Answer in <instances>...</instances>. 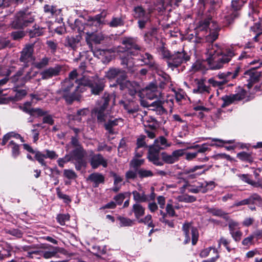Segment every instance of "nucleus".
<instances>
[{
  "label": "nucleus",
  "instance_id": "1",
  "mask_svg": "<svg viewBox=\"0 0 262 262\" xmlns=\"http://www.w3.org/2000/svg\"><path fill=\"white\" fill-rule=\"evenodd\" d=\"M34 21V18L31 12L26 10L20 11L17 12L14 19L10 24V27L14 30L10 33L12 39L19 41L26 35V31L24 29L28 27Z\"/></svg>",
  "mask_w": 262,
  "mask_h": 262
},
{
  "label": "nucleus",
  "instance_id": "2",
  "mask_svg": "<svg viewBox=\"0 0 262 262\" xmlns=\"http://www.w3.org/2000/svg\"><path fill=\"white\" fill-rule=\"evenodd\" d=\"M208 54L206 61L211 70H218L223 68L224 64L228 63L234 56V52L231 49H227L225 52H223L218 48L209 50Z\"/></svg>",
  "mask_w": 262,
  "mask_h": 262
},
{
  "label": "nucleus",
  "instance_id": "3",
  "mask_svg": "<svg viewBox=\"0 0 262 262\" xmlns=\"http://www.w3.org/2000/svg\"><path fill=\"white\" fill-rule=\"evenodd\" d=\"M137 37H124L121 39L122 45L124 47H118V52H124L131 56H137L142 48L138 43Z\"/></svg>",
  "mask_w": 262,
  "mask_h": 262
},
{
  "label": "nucleus",
  "instance_id": "4",
  "mask_svg": "<svg viewBox=\"0 0 262 262\" xmlns=\"http://www.w3.org/2000/svg\"><path fill=\"white\" fill-rule=\"evenodd\" d=\"M133 15L135 19H138V26L142 30L145 28L148 22L150 21V13L147 12L142 5L134 7Z\"/></svg>",
  "mask_w": 262,
  "mask_h": 262
},
{
  "label": "nucleus",
  "instance_id": "5",
  "mask_svg": "<svg viewBox=\"0 0 262 262\" xmlns=\"http://www.w3.org/2000/svg\"><path fill=\"white\" fill-rule=\"evenodd\" d=\"M57 163L60 167H63L65 163L69 162H73L75 169L77 171H80L82 168H86L87 162L86 160H81L77 157L73 156L70 152L66 154L64 157L60 158L57 160Z\"/></svg>",
  "mask_w": 262,
  "mask_h": 262
},
{
  "label": "nucleus",
  "instance_id": "6",
  "mask_svg": "<svg viewBox=\"0 0 262 262\" xmlns=\"http://www.w3.org/2000/svg\"><path fill=\"white\" fill-rule=\"evenodd\" d=\"M235 92L234 94L225 95L221 98L223 101V103L221 105L222 108L226 107L235 101H241L245 98L247 91L244 88L238 86L236 89Z\"/></svg>",
  "mask_w": 262,
  "mask_h": 262
},
{
  "label": "nucleus",
  "instance_id": "7",
  "mask_svg": "<svg viewBox=\"0 0 262 262\" xmlns=\"http://www.w3.org/2000/svg\"><path fill=\"white\" fill-rule=\"evenodd\" d=\"M190 59V56L183 50L181 52H174L170 60L167 61V64L169 68L173 69L178 68L183 63H186Z\"/></svg>",
  "mask_w": 262,
  "mask_h": 262
},
{
  "label": "nucleus",
  "instance_id": "8",
  "mask_svg": "<svg viewBox=\"0 0 262 262\" xmlns=\"http://www.w3.org/2000/svg\"><path fill=\"white\" fill-rule=\"evenodd\" d=\"M191 222H185L182 226V231L185 239L184 241V244L189 243L190 241L189 236V231L191 230V243L192 245H195L198 241L199 231L196 227L192 226Z\"/></svg>",
  "mask_w": 262,
  "mask_h": 262
},
{
  "label": "nucleus",
  "instance_id": "9",
  "mask_svg": "<svg viewBox=\"0 0 262 262\" xmlns=\"http://www.w3.org/2000/svg\"><path fill=\"white\" fill-rule=\"evenodd\" d=\"M34 43H29L25 45L21 51L20 52V56L19 58L20 62L24 63L23 69L28 68L30 62L34 60L33 56Z\"/></svg>",
  "mask_w": 262,
  "mask_h": 262
},
{
  "label": "nucleus",
  "instance_id": "10",
  "mask_svg": "<svg viewBox=\"0 0 262 262\" xmlns=\"http://www.w3.org/2000/svg\"><path fill=\"white\" fill-rule=\"evenodd\" d=\"M32 101L25 102L23 105H19V108L23 112L29 114L30 116L38 118L46 115L48 111H44L39 107H32Z\"/></svg>",
  "mask_w": 262,
  "mask_h": 262
},
{
  "label": "nucleus",
  "instance_id": "11",
  "mask_svg": "<svg viewBox=\"0 0 262 262\" xmlns=\"http://www.w3.org/2000/svg\"><path fill=\"white\" fill-rule=\"evenodd\" d=\"M71 144L74 148L70 151L71 153L80 159L81 160H85L84 157L85 155V150L83 146L78 140L77 136H72L71 137Z\"/></svg>",
  "mask_w": 262,
  "mask_h": 262
},
{
  "label": "nucleus",
  "instance_id": "12",
  "mask_svg": "<svg viewBox=\"0 0 262 262\" xmlns=\"http://www.w3.org/2000/svg\"><path fill=\"white\" fill-rule=\"evenodd\" d=\"M206 166L205 165H195L192 167L184 168L183 170L184 174H188V178L190 179H194L199 176L205 174L210 168L212 167V165H210L207 168L204 169L202 171L196 172L198 170L204 168Z\"/></svg>",
  "mask_w": 262,
  "mask_h": 262
},
{
  "label": "nucleus",
  "instance_id": "13",
  "mask_svg": "<svg viewBox=\"0 0 262 262\" xmlns=\"http://www.w3.org/2000/svg\"><path fill=\"white\" fill-rule=\"evenodd\" d=\"M259 69L258 67L252 68L244 72L245 75H248L249 78L247 80L248 83L246 84L249 89L252 88L254 84L258 82L261 76V73L256 71Z\"/></svg>",
  "mask_w": 262,
  "mask_h": 262
},
{
  "label": "nucleus",
  "instance_id": "14",
  "mask_svg": "<svg viewBox=\"0 0 262 262\" xmlns=\"http://www.w3.org/2000/svg\"><path fill=\"white\" fill-rule=\"evenodd\" d=\"M143 63L144 65L147 66L150 69L157 70L158 65L156 63L154 57L148 52H142L140 53V58L138 59Z\"/></svg>",
  "mask_w": 262,
  "mask_h": 262
},
{
  "label": "nucleus",
  "instance_id": "15",
  "mask_svg": "<svg viewBox=\"0 0 262 262\" xmlns=\"http://www.w3.org/2000/svg\"><path fill=\"white\" fill-rule=\"evenodd\" d=\"M105 15H102V13L96 15L93 17H89L88 22L86 24V27L88 30L92 28V31L97 32L98 28L103 24L102 21L104 19Z\"/></svg>",
  "mask_w": 262,
  "mask_h": 262
},
{
  "label": "nucleus",
  "instance_id": "16",
  "mask_svg": "<svg viewBox=\"0 0 262 262\" xmlns=\"http://www.w3.org/2000/svg\"><path fill=\"white\" fill-rule=\"evenodd\" d=\"M118 76L115 79V82L111 84V86L117 87L119 86L120 90H124L127 88V83H129V80H127V72L126 71L121 69Z\"/></svg>",
  "mask_w": 262,
  "mask_h": 262
},
{
  "label": "nucleus",
  "instance_id": "17",
  "mask_svg": "<svg viewBox=\"0 0 262 262\" xmlns=\"http://www.w3.org/2000/svg\"><path fill=\"white\" fill-rule=\"evenodd\" d=\"M58 94L61 95L62 98L65 100L67 105H72L74 101L80 102L81 98V95L77 94L75 91L71 93L67 90H60Z\"/></svg>",
  "mask_w": 262,
  "mask_h": 262
},
{
  "label": "nucleus",
  "instance_id": "18",
  "mask_svg": "<svg viewBox=\"0 0 262 262\" xmlns=\"http://www.w3.org/2000/svg\"><path fill=\"white\" fill-rule=\"evenodd\" d=\"M241 70V67L239 66H237L234 72H219L216 75V77L220 79L223 80L225 84H227L230 80L235 79L238 75L239 73Z\"/></svg>",
  "mask_w": 262,
  "mask_h": 262
},
{
  "label": "nucleus",
  "instance_id": "19",
  "mask_svg": "<svg viewBox=\"0 0 262 262\" xmlns=\"http://www.w3.org/2000/svg\"><path fill=\"white\" fill-rule=\"evenodd\" d=\"M105 84L102 80L100 79L92 80L90 79L89 88L91 89L92 95H99L104 89Z\"/></svg>",
  "mask_w": 262,
  "mask_h": 262
},
{
  "label": "nucleus",
  "instance_id": "20",
  "mask_svg": "<svg viewBox=\"0 0 262 262\" xmlns=\"http://www.w3.org/2000/svg\"><path fill=\"white\" fill-rule=\"evenodd\" d=\"M90 163L92 168L94 169H97L100 165L104 168L107 166V160L100 154L93 155L90 158Z\"/></svg>",
  "mask_w": 262,
  "mask_h": 262
},
{
  "label": "nucleus",
  "instance_id": "21",
  "mask_svg": "<svg viewBox=\"0 0 262 262\" xmlns=\"http://www.w3.org/2000/svg\"><path fill=\"white\" fill-rule=\"evenodd\" d=\"M62 66L59 64H56L54 67H50L43 71L40 74L42 79H48L54 76L59 75Z\"/></svg>",
  "mask_w": 262,
  "mask_h": 262
},
{
  "label": "nucleus",
  "instance_id": "22",
  "mask_svg": "<svg viewBox=\"0 0 262 262\" xmlns=\"http://www.w3.org/2000/svg\"><path fill=\"white\" fill-rule=\"evenodd\" d=\"M87 180L93 182V186L94 188H97L99 187L100 184L104 183L105 177L101 173L93 172L88 176Z\"/></svg>",
  "mask_w": 262,
  "mask_h": 262
},
{
  "label": "nucleus",
  "instance_id": "23",
  "mask_svg": "<svg viewBox=\"0 0 262 262\" xmlns=\"http://www.w3.org/2000/svg\"><path fill=\"white\" fill-rule=\"evenodd\" d=\"M75 82L77 84L75 91L77 94H80L86 91L87 88H89L90 79L82 77L80 79H76Z\"/></svg>",
  "mask_w": 262,
  "mask_h": 262
},
{
  "label": "nucleus",
  "instance_id": "24",
  "mask_svg": "<svg viewBox=\"0 0 262 262\" xmlns=\"http://www.w3.org/2000/svg\"><path fill=\"white\" fill-rule=\"evenodd\" d=\"M80 39L81 36L79 35L75 37L68 36L65 39L64 45L66 47L75 50L77 48V45L80 41Z\"/></svg>",
  "mask_w": 262,
  "mask_h": 262
},
{
  "label": "nucleus",
  "instance_id": "25",
  "mask_svg": "<svg viewBox=\"0 0 262 262\" xmlns=\"http://www.w3.org/2000/svg\"><path fill=\"white\" fill-rule=\"evenodd\" d=\"M106 109L100 106L94 107L92 111V114L97 118L98 123H103L106 120V114L105 111Z\"/></svg>",
  "mask_w": 262,
  "mask_h": 262
},
{
  "label": "nucleus",
  "instance_id": "26",
  "mask_svg": "<svg viewBox=\"0 0 262 262\" xmlns=\"http://www.w3.org/2000/svg\"><path fill=\"white\" fill-rule=\"evenodd\" d=\"M85 34L86 35V40L88 42L89 41H91L95 43L98 44L100 43L101 41H102L104 39V37L102 36V34L100 33H98L97 32H90L89 30L85 32Z\"/></svg>",
  "mask_w": 262,
  "mask_h": 262
},
{
  "label": "nucleus",
  "instance_id": "27",
  "mask_svg": "<svg viewBox=\"0 0 262 262\" xmlns=\"http://www.w3.org/2000/svg\"><path fill=\"white\" fill-rule=\"evenodd\" d=\"M128 93L131 96H135L137 93L141 92V88L138 82L130 81L127 83Z\"/></svg>",
  "mask_w": 262,
  "mask_h": 262
},
{
  "label": "nucleus",
  "instance_id": "28",
  "mask_svg": "<svg viewBox=\"0 0 262 262\" xmlns=\"http://www.w3.org/2000/svg\"><path fill=\"white\" fill-rule=\"evenodd\" d=\"M196 83L197 85L196 88L193 90L194 93H210V87L205 84L204 79L197 80Z\"/></svg>",
  "mask_w": 262,
  "mask_h": 262
},
{
  "label": "nucleus",
  "instance_id": "29",
  "mask_svg": "<svg viewBox=\"0 0 262 262\" xmlns=\"http://www.w3.org/2000/svg\"><path fill=\"white\" fill-rule=\"evenodd\" d=\"M238 15L239 14L237 12H233L230 15L225 16L222 21L223 27L231 29L230 26L234 23L235 19L237 18Z\"/></svg>",
  "mask_w": 262,
  "mask_h": 262
},
{
  "label": "nucleus",
  "instance_id": "30",
  "mask_svg": "<svg viewBox=\"0 0 262 262\" xmlns=\"http://www.w3.org/2000/svg\"><path fill=\"white\" fill-rule=\"evenodd\" d=\"M132 194L133 195V199L136 202V203L140 204L149 202L148 195L144 192L141 193L137 190H134L132 192Z\"/></svg>",
  "mask_w": 262,
  "mask_h": 262
},
{
  "label": "nucleus",
  "instance_id": "31",
  "mask_svg": "<svg viewBox=\"0 0 262 262\" xmlns=\"http://www.w3.org/2000/svg\"><path fill=\"white\" fill-rule=\"evenodd\" d=\"M145 210V208L140 204L135 203L133 205L132 212L134 213L135 217L137 220H139L141 217L144 215Z\"/></svg>",
  "mask_w": 262,
  "mask_h": 262
},
{
  "label": "nucleus",
  "instance_id": "32",
  "mask_svg": "<svg viewBox=\"0 0 262 262\" xmlns=\"http://www.w3.org/2000/svg\"><path fill=\"white\" fill-rule=\"evenodd\" d=\"M8 147L11 148V156L14 159H16L20 155V145L13 140L10 141Z\"/></svg>",
  "mask_w": 262,
  "mask_h": 262
},
{
  "label": "nucleus",
  "instance_id": "33",
  "mask_svg": "<svg viewBox=\"0 0 262 262\" xmlns=\"http://www.w3.org/2000/svg\"><path fill=\"white\" fill-rule=\"evenodd\" d=\"M121 54H120V58L121 60L120 64L124 68H126L127 69L129 72L133 73L134 71L132 70V68L131 67H128V63L130 58H132L133 56H131V55H128V54H125L124 52H120Z\"/></svg>",
  "mask_w": 262,
  "mask_h": 262
},
{
  "label": "nucleus",
  "instance_id": "34",
  "mask_svg": "<svg viewBox=\"0 0 262 262\" xmlns=\"http://www.w3.org/2000/svg\"><path fill=\"white\" fill-rule=\"evenodd\" d=\"M26 33L28 34L30 38H35L42 35L43 32L42 28L35 25L31 29H27Z\"/></svg>",
  "mask_w": 262,
  "mask_h": 262
},
{
  "label": "nucleus",
  "instance_id": "35",
  "mask_svg": "<svg viewBox=\"0 0 262 262\" xmlns=\"http://www.w3.org/2000/svg\"><path fill=\"white\" fill-rule=\"evenodd\" d=\"M147 159L154 165L161 166L164 165L163 162L160 160L159 154H148Z\"/></svg>",
  "mask_w": 262,
  "mask_h": 262
},
{
  "label": "nucleus",
  "instance_id": "36",
  "mask_svg": "<svg viewBox=\"0 0 262 262\" xmlns=\"http://www.w3.org/2000/svg\"><path fill=\"white\" fill-rule=\"evenodd\" d=\"M121 118L115 119L113 120H108L107 122L104 124L105 129L108 131L110 134H115L113 127L118 125L119 121L121 120Z\"/></svg>",
  "mask_w": 262,
  "mask_h": 262
},
{
  "label": "nucleus",
  "instance_id": "37",
  "mask_svg": "<svg viewBox=\"0 0 262 262\" xmlns=\"http://www.w3.org/2000/svg\"><path fill=\"white\" fill-rule=\"evenodd\" d=\"M120 68H111L106 72L105 76L110 81H114L120 73Z\"/></svg>",
  "mask_w": 262,
  "mask_h": 262
},
{
  "label": "nucleus",
  "instance_id": "38",
  "mask_svg": "<svg viewBox=\"0 0 262 262\" xmlns=\"http://www.w3.org/2000/svg\"><path fill=\"white\" fill-rule=\"evenodd\" d=\"M72 29L79 33L81 32L85 33L86 31H89L87 27H86V24L84 25L81 21L78 19H75Z\"/></svg>",
  "mask_w": 262,
  "mask_h": 262
},
{
  "label": "nucleus",
  "instance_id": "39",
  "mask_svg": "<svg viewBox=\"0 0 262 262\" xmlns=\"http://www.w3.org/2000/svg\"><path fill=\"white\" fill-rule=\"evenodd\" d=\"M157 34V28L152 27L149 31L145 33L144 35V40L147 43H150L151 41H152L153 38L156 37Z\"/></svg>",
  "mask_w": 262,
  "mask_h": 262
},
{
  "label": "nucleus",
  "instance_id": "40",
  "mask_svg": "<svg viewBox=\"0 0 262 262\" xmlns=\"http://www.w3.org/2000/svg\"><path fill=\"white\" fill-rule=\"evenodd\" d=\"M117 220L119 222L120 227H131L134 225V221L132 220L121 215L117 217Z\"/></svg>",
  "mask_w": 262,
  "mask_h": 262
},
{
  "label": "nucleus",
  "instance_id": "41",
  "mask_svg": "<svg viewBox=\"0 0 262 262\" xmlns=\"http://www.w3.org/2000/svg\"><path fill=\"white\" fill-rule=\"evenodd\" d=\"M237 158L242 161L247 162L250 164L253 162V158L251 153H248L246 151L238 152L236 156Z\"/></svg>",
  "mask_w": 262,
  "mask_h": 262
},
{
  "label": "nucleus",
  "instance_id": "42",
  "mask_svg": "<svg viewBox=\"0 0 262 262\" xmlns=\"http://www.w3.org/2000/svg\"><path fill=\"white\" fill-rule=\"evenodd\" d=\"M212 20V16H209L207 18L200 20L198 25V28L200 31H207Z\"/></svg>",
  "mask_w": 262,
  "mask_h": 262
},
{
  "label": "nucleus",
  "instance_id": "43",
  "mask_svg": "<svg viewBox=\"0 0 262 262\" xmlns=\"http://www.w3.org/2000/svg\"><path fill=\"white\" fill-rule=\"evenodd\" d=\"M221 28L215 26L213 30H210V33L207 36L206 39L208 42H213L216 40L219 37V32L221 30Z\"/></svg>",
  "mask_w": 262,
  "mask_h": 262
},
{
  "label": "nucleus",
  "instance_id": "44",
  "mask_svg": "<svg viewBox=\"0 0 262 262\" xmlns=\"http://www.w3.org/2000/svg\"><path fill=\"white\" fill-rule=\"evenodd\" d=\"M108 25L112 28H117L124 25V21L122 17H113L111 21L108 23Z\"/></svg>",
  "mask_w": 262,
  "mask_h": 262
},
{
  "label": "nucleus",
  "instance_id": "45",
  "mask_svg": "<svg viewBox=\"0 0 262 262\" xmlns=\"http://www.w3.org/2000/svg\"><path fill=\"white\" fill-rule=\"evenodd\" d=\"M145 160L144 159H137L133 158L129 163L130 167L134 168V169L137 172V170H139V168L144 164Z\"/></svg>",
  "mask_w": 262,
  "mask_h": 262
},
{
  "label": "nucleus",
  "instance_id": "46",
  "mask_svg": "<svg viewBox=\"0 0 262 262\" xmlns=\"http://www.w3.org/2000/svg\"><path fill=\"white\" fill-rule=\"evenodd\" d=\"M119 103L123 105L124 109L129 114H133L138 112L139 110V106L138 105H136L133 108H131L129 106V104L126 103L123 100L120 101Z\"/></svg>",
  "mask_w": 262,
  "mask_h": 262
},
{
  "label": "nucleus",
  "instance_id": "47",
  "mask_svg": "<svg viewBox=\"0 0 262 262\" xmlns=\"http://www.w3.org/2000/svg\"><path fill=\"white\" fill-rule=\"evenodd\" d=\"M19 86L18 85L14 88L13 91L16 92L14 97V100L15 101H19L23 99L27 94V92L26 90H18Z\"/></svg>",
  "mask_w": 262,
  "mask_h": 262
},
{
  "label": "nucleus",
  "instance_id": "48",
  "mask_svg": "<svg viewBox=\"0 0 262 262\" xmlns=\"http://www.w3.org/2000/svg\"><path fill=\"white\" fill-rule=\"evenodd\" d=\"M207 5H209L208 11L210 13H213L216 10L220 7V2L217 0H207Z\"/></svg>",
  "mask_w": 262,
  "mask_h": 262
},
{
  "label": "nucleus",
  "instance_id": "49",
  "mask_svg": "<svg viewBox=\"0 0 262 262\" xmlns=\"http://www.w3.org/2000/svg\"><path fill=\"white\" fill-rule=\"evenodd\" d=\"M160 79V82L159 86L161 89H164L165 86L171 82V78L170 76L165 72H163Z\"/></svg>",
  "mask_w": 262,
  "mask_h": 262
},
{
  "label": "nucleus",
  "instance_id": "50",
  "mask_svg": "<svg viewBox=\"0 0 262 262\" xmlns=\"http://www.w3.org/2000/svg\"><path fill=\"white\" fill-rule=\"evenodd\" d=\"M161 156L162 159V161L163 163L171 164L176 162L172 154L171 155H168L166 152H162L161 154Z\"/></svg>",
  "mask_w": 262,
  "mask_h": 262
},
{
  "label": "nucleus",
  "instance_id": "51",
  "mask_svg": "<svg viewBox=\"0 0 262 262\" xmlns=\"http://www.w3.org/2000/svg\"><path fill=\"white\" fill-rule=\"evenodd\" d=\"M159 51L161 53L164 59L166 60V61L170 60L172 54L164 46V44L159 48Z\"/></svg>",
  "mask_w": 262,
  "mask_h": 262
},
{
  "label": "nucleus",
  "instance_id": "52",
  "mask_svg": "<svg viewBox=\"0 0 262 262\" xmlns=\"http://www.w3.org/2000/svg\"><path fill=\"white\" fill-rule=\"evenodd\" d=\"M137 172L139 178L141 179L154 176V173L151 170H146L144 168H140L139 170H137Z\"/></svg>",
  "mask_w": 262,
  "mask_h": 262
},
{
  "label": "nucleus",
  "instance_id": "53",
  "mask_svg": "<svg viewBox=\"0 0 262 262\" xmlns=\"http://www.w3.org/2000/svg\"><path fill=\"white\" fill-rule=\"evenodd\" d=\"M45 154L39 151H37L35 154L34 159L37 161L42 166L46 168L48 167L46 162L45 161Z\"/></svg>",
  "mask_w": 262,
  "mask_h": 262
},
{
  "label": "nucleus",
  "instance_id": "54",
  "mask_svg": "<svg viewBox=\"0 0 262 262\" xmlns=\"http://www.w3.org/2000/svg\"><path fill=\"white\" fill-rule=\"evenodd\" d=\"M23 68L17 71L15 75L10 77V79L11 80V82L16 84V86L17 84L20 83V77L23 75Z\"/></svg>",
  "mask_w": 262,
  "mask_h": 262
},
{
  "label": "nucleus",
  "instance_id": "55",
  "mask_svg": "<svg viewBox=\"0 0 262 262\" xmlns=\"http://www.w3.org/2000/svg\"><path fill=\"white\" fill-rule=\"evenodd\" d=\"M128 192L119 193L118 194L114 196L113 200L115 201L114 202L116 203V205H121L122 204L123 201L125 198V194H127ZM129 196L130 195V193H128Z\"/></svg>",
  "mask_w": 262,
  "mask_h": 262
},
{
  "label": "nucleus",
  "instance_id": "56",
  "mask_svg": "<svg viewBox=\"0 0 262 262\" xmlns=\"http://www.w3.org/2000/svg\"><path fill=\"white\" fill-rule=\"evenodd\" d=\"M250 199L251 204H255L259 207L262 206V198L259 195L254 193L250 196Z\"/></svg>",
  "mask_w": 262,
  "mask_h": 262
},
{
  "label": "nucleus",
  "instance_id": "57",
  "mask_svg": "<svg viewBox=\"0 0 262 262\" xmlns=\"http://www.w3.org/2000/svg\"><path fill=\"white\" fill-rule=\"evenodd\" d=\"M56 192L57 196L59 199H62L64 203L66 204H69L71 202L72 200L71 199L70 197L68 195L63 193L60 191V189L59 187L56 188Z\"/></svg>",
  "mask_w": 262,
  "mask_h": 262
},
{
  "label": "nucleus",
  "instance_id": "58",
  "mask_svg": "<svg viewBox=\"0 0 262 262\" xmlns=\"http://www.w3.org/2000/svg\"><path fill=\"white\" fill-rule=\"evenodd\" d=\"M50 58L47 57H44L39 62L35 63L34 66L38 69H41L46 67L49 64Z\"/></svg>",
  "mask_w": 262,
  "mask_h": 262
},
{
  "label": "nucleus",
  "instance_id": "59",
  "mask_svg": "<svg viewBox=\"0 0 262 262\" xmlns=\"http://www.w3.org/2000/svg\"><path fill=\"white\" fill-rule=\"evenodd\" d=\"M223 210L221 209L216 208H207V212L211 214L213 216L221 217L224 214Z\"/></svg>",
  "mask_w": 262,
  "mask_h": 262
},
{
  "label": "nucleus",
  "instance_id": "60",
  "mask_svg": "<svg viewBox=\"0 0 262 262\" xmlns=\"http://www.w3.org/2000/svg\"><path fill=\"white\" fill-rule=\"evenodd\" d=\"M111 98V97L108 93H104L102 97V104L100 105V106L106 109L109 105Z\"/></svg>",
  "mask_w": 262,
  "mask_h": 262
},
{
  "label": "nucleus",
  "instance_id": "61",
  "mask_svg": "<svg viewBox=\"0 0 262 262\" xmlns=\"http://www.w3.org/2000/svg\"><path fill=\"white\" fill-rule=\"evenodd\" d=\"M12 44L11 41L6 38H0V50L6 48H11Z\"/></svg>",
  "mask_w": 262,
  "mask_h": 262
},
{
  "label": "nucleus",
  "instance_id": "62",
  "mask_svg": "<svg viewBox=\"0 0 262 262\" xmlns=\"http://www.w3.org/2000/svg\"><path fill=\"white\" fill-rule=\"evenodd\" d=\"M56 220L60 225H64L66 221L70 220V215L68 214H59L57 216Z\"/></svg>",
  "mask_w": 262,
  "mask_h": 262
},
{
  "label": "nucleus",
  "instance_id": "63",
  "mask_svg": "<svg viewBox=\"0 0 262 262\" xmlns=\"http://www.w3.org/2000/svg\"><path fill=\"white\" fill-rule=\"evenodd\" d=\"M63 176L68 179H75L77 177V174L72 169H64Z\"/></svg>",
  "mask_w": 262,
  "mask_h": 262
},
{
  "label": "nucleus",
  "instance_id": "64",
  "mask_svg": "<svg viewBox=\"0 0 262 262\" xmlns=\"http://www.w3.org/2000/svg\"><path fill=\"white\" fill-rule=\"evenodd\" d=\"M59 247L54 248V250L52 251H45L43 252L42 256L45 258H52L56 255V254L59 252Z\"/></svg>",
  "mask_w": 262,
  "mask_h": 262
}]
</instances>
